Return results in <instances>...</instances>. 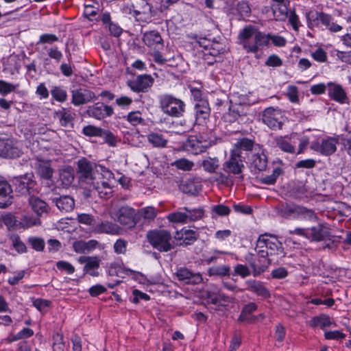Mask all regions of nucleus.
I'll use <instances>...</instances> for the list:
<instances>
[{"instance_id": "f257e3e1", "label": "nucleus", "mask_w": 351, "mask_h": 351, "mask_svg": "<svg viewBox=\"0 0 351 351\" xmlns=\"http://www.w3.org/2000/svg\"><path fill=\"white\" fill-rule=\"evenodd\" d=\"M103 173H109V171L86 158H82L77 162V174L82 183L89 185L94 180H97Z\"/></svg>"}, {"instance_id": "f03ea898", "label": "nucleus", "mask_w": 351, "mask_h": 351, "mask_svg": "<svg viewBox=\"0 0 351 351\" xmlns=\"http://www.w3.org/2000/svg\"><path fill=\"white\" fill-rule=\"evenodd\" d=\"M238 38L248 52L257 53L263 45V36L254 25H246L240 31Z\"/></svg>"}, {"instance_id": "7ed1b4c3", "label": "nucleus", "mask_w": 351, "mask_h": 351, "mask_svg": "<svg viewBox=\"0 0 351 351\" xmlns=\"http://www.w3.org/2000/svg\"><path fill=\"white\" fill-rule=\"evenodd\" d=\"M146 237L152 246L161 252H167L173 248L171 234L167 230H149Z\"/></svg>"}, {"instance_id": "20e7f679", "label": "nucleus", "mask_w": 351, "mask_h": 351, "mask_svg": "<svg viewBox=\"0 0 351 351\" xmlns=\"http://www.w3.org/2000/svg\"><path fill=\"white\" fill-rule=\"evenodd\" d=\"M159 104L161 110L171 117H181L184 112V103L171 95L166 94L160 96Z\"/></svg>"}, {"instance_id": "39448f33", "label": "nucleus", "mask_w": 351, "mask_h": 351, "mask_svg": "<svg viewBox=\"0 0 351 351\" xmlns=\"http://www.w3.org/2000/svg\"><path fill=\"white\" fill-rule=\"evenodd\" d=\"M23 154L18 143L7 135L0 134V156L4 158L13 159L20 157Z\"/></svg>"}, {"instance_id": "423d86ee", "label": "nucleus", "mask_w": 351, "mask_h": 351, "mask_svg": "<svg viewBox=\"0 0 351 351\" xmlns=\"http://www.w3.org/2000/svg\"><path fill=\"white\" fill-rule=\"evenodd\" d=\"M114 219L129 228H134L138 222L137 212L128 206L118 208L114 213Z\"/></svg>"}, {"instance_id": "0eeeda50", "label": "nucleus", "mask_w": 351, "mask_h": 351, "mask_svg": "<svg viewBox=\"0 0 351 351\" xmlns=\"http://www.w3.org/2000/svg\"><path fill=\"white\" fill-rule=\"evenodd\" d=\"M308 25L310 28L319 25V22L323 24L331 32H340L343 27L332 22V17L324 12H316L315 14H312L311 16L309 14L307 16Z\"/></svg>"}, {"instance_id": "6e6552de", "label": "nucleus", "mask_w": 351, "mask_h": 351, "mask_svg": "<svg viewBox=\"0 0 351 351\" xmlns=\"http://www.w3.org/2000/svg\"><path fill=\"white\" fill-rule=\"evenodd\" d=\"M34 175L27 173L14 178L16 191L22 195H32L36 192V182L34 180Z\"/></svg>"}, {"instance_id": "1a4fd4ad", "label": "nucleus", "mask_w": 351, "mask_h": 351, "mask_svg": "<svg viewBox=\"0 0 351 351\" xmlns=\"http://www.w3.org/2000/svg\"><path fill=\"white\" fill-rule=\"evenodd\" d=\"M339 139L337 137L328 136L319 141L313 142L311 149L324 156H330L337 151V145Z\"/></svg>"}, {"instance_id": "9d476101", "label": "nucleus", "mask_w": 351, "mask_h": 351, "mask_svg": "<svg viewBox=\"0 0 351 351\" xmlns=\"http://www.w3.org/2000/svg\"><path fill=\"white\" fill-rule=\"evenodd\" d=\"M239 151L237 149L232 150L230 158L223 164V169L228 173L239 174L242 172L244 167V161L245 160V155L238 154Z\"/></svg>"}, {"instance_id": "9b49d317", "label": "nucleus", "mask_w": 351, "mask_h": 351, "mask_svg": "<svg viewBox=\"0 0 351 351\" xmlns=\"http://www.w3.org/2000/svg\"><path fill=\"white\" fill-rule=\"evenodd\" d=\"M282 112L279 109L267 108L265 109V123L273 130L281 129L283 124Z\"/></svg>"}, {"instance_id": "f8f14e48", "label": "nucleus", "mask_w": 351, "mask_h": 351, "mask_svg": "<svg viewBox=\"0 0 351 351\" xmlns=\"http://www.w3.org/2000/svg\"><path fill=\"white\" fill-rule=\"evenodd\" d=\"M71 94V102L76 106L87 104L96 97L95 94L92 90L84 87L73 89Z\"/></svg>"}, {"instance_id": "ddd939ff", "label": "nucleus", "mask_w": 351, "mask_h": 351, "mask_svg": "<svg viewBox=\"0 0 351 351\" xmlns=\"http://www.w3.org/2000/svg\"><path fill=\"white\" fill-rule=\"evenodd\" d=\"M86 113L89 117L100 120L111 116L113 114V108L104 103L98 102L93 106H88Z\"/></svg>"}, {"instance_id": "4468645a", "label": "nucleus", "mask_w": 351, "mask_h": 351, "mask_svg": "<svg viewBox=\"0 0 351 351\" xmlns=\"http://www.w3.org/2000/svg\"><path fill=\"white\" fill-rule=\"evenodd\" d=\"M50 200L62 213H69L75 208V200L70 195H56L51 197Z\"/></svg>"}, {"instance_id": "2eb2a0df", "label": "nucleus", "mask_w": 351, "mask_h": 351, "mask_svg": "<svg viewBox=\"0 0 351 351\" xmlns=\"http://www.w3.org/2000/svg\"><path fill=\"white\" fill-rule=\"evenodd\" d=\"M176 276L180 281L186 284L197 285L202 282L203 278L199 273H193L186 267H180L176 272Z\"/></svg>"}, {"instance_id": "dca6fc26", "label": "nucleus", "mask_w": 351, "mask_h": 351, "mask_svg": "<svg viewBox=\"0 0 351 351\" xmlns=\"http://www.w3.org/2000/svg\"><path fill=\"white\" fill-rule=\"evenodd\" d=\"M154 83V79L149 75H138L136 80L129 82L130 88L135 92H145Z\"/></svg>"}, {"instance_id": "f3484780", "label": "nucleus", "mask_w": 351, "mask_h": 351, "mask_svg": "<svg viewBox=\"0 0 351 351\" xmlns=\"http://www.w3.org/2000/svg\"><path fill=\"white\" fill-rule=\"evenodd\" d=\"M287 0H271V8L276 21H285L288 16Z\"/></svg>"}, {"instance_id": "a211bd4d", "label": "nucleus", "mask_w": 351, "mask_h": 351, "mask_svg": "<svg viewBox=\"0 0 351 351\" xmlns=\"http://www.w3.org/2000/svg\"><path fill=\"white\" fill-rule=\"evenodd\" d=\"M12 189L3 178H0V208H6L12 204Z\"/></svg>"}, {"instance_id": "6ab92c4d", "label": "nucleus", "mask_w": 351, "mask_h": 351, "mask_svg": "<svg viewBox=\"0 0 351 351\" xmlns=\"http://www.w3.org/2000/svg\"><path fill=\"white\" fill-rule=\"evenodd\" d=\"M328 94L330 99L339 104H346L348 101V96L340 84L329 82L327 84Z\"/></svg>"}, {"instance_id": "aec40b11", "label": "nucleus", "mask_w": 351, "mask_h": 351, "mask_svg": "<svg viewBox=\"0 0 351 351\" xmlns=\"http://www.w3.org/2000/svg\"><path fill=\"white\" fill-rule=\"evenodd\" d=\"M80 264H84V271L88 273L92 276H97L99 273L95 271L99 267L101 259L97 256H82L78 258Z\"/></svg>"}, {"instance_id": "412c9836", "label": "nucleus", "mask_w": 351, "mask_h": 351, "mask_svg": "<svg viewBox=\"0 0 351 351\" xmlns=\"http://www.w3.org/2000/svg\"><path fill=\"white\" fill-rule=\"evenodd\" d=\"M35 167L37 173L43 179L49 180L52 178L53 169L51 168V161L45 160L38 156L35 158Z\"/></svg>"}, {"instance_id": "4be33fe9", "label": "nucleus", "mask_w": 351, "mask_h": 351, "mask_svg": "<svg viewBox=\"0 0 351 351\" xmlns=\"http://www.w3.org/2000/svg\"><path fill=\"white\" fill-rule=\"evenodd\" d=\"M329 228L322 224H317L308 229V238L314 241H321L331 239Z\"/></svg>"}, {"instance_id": "5701e85b", "label": "nucleus", "mask_w": 351, "mask_h": 351, "mask_svg": "<svg viewBox=\"0 0 351 351\" xmlns=\"http://www.w3.org/2000/svg\"><path fill=\"white\" fill-rule=\"evenodd\" d=\"M104 174H101L97 180H94L89 185L93 187V189L97 193L100 197L108 198V195L112 192V190L110 184L105 180Z\"/></svg>"}, {"instance_id": "b1692460", "label": "nucleus", "mask_w": 351, "mask_h": 351, "mask_svg": "<svg viewBox=\"0 0 351 351\" xmlns=\"http://www.w3.org/2000/svg\"><path fill=\"white\" fill-rule=\"evenodd\" d=\"M265 247L267 256H274L282 253V244L276 237L265 233Z\"/></svg>"}, {"instance_id": "393cba45", "label": "nucleus", "mask_w": 351, "mask_h": 351, "mask_svg": "<svg viewBox=\"0 0 351 351\" xmlns=\"http://www.w3.org/2000/svg\"><path fill=\"white\" fill-rule=\"evenodd\" d=\"M75 114L71 108H62L56 112V117L58 119L61 126L72 128Z\"/></svg>"}, {"instance_id": "a878e982", "label": "nucleus", "mask_w": 351, "mask_h": 351, "mask_svg": "<svg viewBox=\"0 0 351 351\" xmlns=\"http://www.w3.org/2000/svg\"><path fill=\"white\" fill-rule=\"evenodd\" d=\"M196 123L199 125L206 123L210 117V109L207 101H199L195 104Z\"/></svg>"}, {"instance_id": "bb28decb", "label": "nucleus", "mask_w": 351, "mask_h": 351, "mask_svg": "<svg viewBox=\"0 0 351 351\" xmlns=\"http://www.w3.org/2000/svg\"><path fill=\"white\" fill-rule=\"evenodd\" d=\"M95 230L98 233L118 235L121 234L122 229L119 225L112 221H104L96 226Z\"/></svg>"}, {"instance_id": "cd10ccee", "label": "nucleus", "mask_w": 351, "mask_h": 351, "mask_svg": "<svg viewBox=\"0 0 351 351\" xmlns=\"http://www.w3.org/2000/svg\"><path fill=\"white\" fill-rule=\"evenodd\" d=\"M28 202L32 210L36 213L38 216H40L42 214L48 212V204L38 197L35 196L34 194L29 197Z\"/></svg>"}, {"instance_id": "c85d7f7f", "label": "nucleus", "mask_w": 351, "mask_h": 351, "mask_svg": "<svg viewBox=\"0 0 351 351\" xmlns=\"http://www.w3.org/2000/svg\"><path fill=\"white\" fill-rule=\"evenodd\" d=\"M237 149L240 155H245V157L247 155V152L255 149L254 143L252 140L247 138H243L239 139L237 143L234 144V147L232 150Z\"/></svg>"}, {"instance_id": "c756f323", "label": "nucleus", "mask_w": 351, "mask_h": 351, "mask_svg": "<svg viewBox=\"0 0 351 351\" xmlns=\"http://www.w3.org/2000/svg\"><path fill=\"white\" fill-rule=\"evenodd\" d=\"M332 324V322L329 316L326 315H321L319 316H316L313 317L309 321V326L313 328L320 327L322 330H324L326 327H329Z\"/></svg>"}, {"instance_id": "7c9ffc66", "label": "nucleus", "mask_w": 351, "mask_h": 351, "mask_svg": "<svg viewBox=\"0 0 351 351\" xmlns=\"http://www.w3.org/2000/svg\"><path fill=\"white\" fill-rule=\"evenodd\" d=\"M147 141L154 147H165L167 145L168 141L162 134L157 132H151L147 136Z\"/></svg>"}, {"instance_id": "2f4dec72", "label": "nucleus", "mask_w": 351, "mask_h": 351, "mask_svg": "<svg viewBox=\"0 0 351 351\" xmlns=\"http://www.w3.org/2000/svg\"><path fill=\"white\" fill-rule=\"evenodd\" d=\"M295 212L300 213L302 214L306 213L309 217H312L314 215V213L311 210H308L304 207L291 206L289 205L285 206L282 209L281 214L283 217H287L290 216L292 213H294Z\"/></svg>"}, {"instance_id": "473e14b6", "label": "nucleus", "mask_w": 351, "mask_h": 351, "mask_svg": "<svg viewBox=\"0 0 351 351\" xmlns=\"http://www.w3.org/2000/svg\"><path fill=\"white\" fill-rule=\"evenodd\" d=\"M261 154H263V150L261 151V154L257 153L252 156L250 168L255 174H259L263 171Z\"/></svg>"}, {"instance_id": "72a5a7b5", "label": "nucleus", "mask_w": 351, "mask_h": 351, "mask_svg": "<svg viewBox=\"0 0 351 351\" xmlns=\"http://www.w3.org/2000/svg\"><path fill=\"white\" fill-rule=\"evenodd\" d=\"M59 179L64 187H68L74 180V172L73 169L68 167L62 169L60 173Z\"/></svg>"}, {"instance_id": "f704fd0d", "label": "nucleus", "mask_w": 351, "mask_h": 351, "mask_svg": "<svg viewBox=\"0 0 351 351\" xmlns=\"http://www.w3.org/2000/svg\"><path fill=\"white\" fill-rule=\"evenodd\" d=\"M143 40L146 45L152 47L156 44H160L162 39L158 32L151 31L144 34Z\"/></svg>"}, {"instance_id": "c9c22d12", "label": "nucleus", "mask_w": 351, "mask_h": 351, "mask_svg": "<svg viewBox=\"0 0 351 351\" xmlns=\"http://www.w3.org/2000/svg\"><path fill=\"white\" fill-rule=\"evenodd\" d=\"M158 210L153 206H147L137 211L138 221L140 220L141 217H143L148 221H152L156 218Z\"/></svg>"}, {"instance_id": "e433bc0d", "label": "nucleus", "mask_w": 351, "mask_h": 351, "mask_svg": "<svg viewBox=\"0 0 351 351\" xmlns=\"http://www.w3.org/2000/svg\"><path fill=\"white\" fill-rule=\"evenodd\" d=\"M230 273V267L228 265H218L210 267L208 274L210 276H228Z\"/></svg>"}, {"instance_id": "4c0bfd02", "label": "nucleus", "mask_w": 351, "mask_h": 351, "mask_svg": "<svg viewBox=\"0 0 351 351\" xmlns=\"http://www.w3.org/2000/svg\"><path fill=\"white\" fill-rule=\"evenodd\" d=\"M182 210L186 211L187 222L199 220L203 217L204 214V210L201 208L190 209L188 207H184Z\"/></svg>"}, {"instance_id": "58836bf2", "label": "nucleus", "mask_w": 351, "mask_h": 351, "mask_svg": "<svg viewBox=\"0 0 351 351\" xmlns=\"http://www.w3.org/2000/svg\"><path fill=\"white\" fill-rule=\"evenodd\" d=\"M240 106H232L229 108V110L227 113L223 114V119L226 122L232 123L241 117L239 108Z\"/></svg>"}, {"instance_id": "ea45409f", "label": "nucleus", "mask_w": 351, "mask_h": 351, "mask_svg": "<svg viewBox=\"0 0 351 351\" xmlns=\"http://www.w3.org/2000/svg\"><path fill=\"white\" fill-rule=\"evenodd\" d=\"M202 165L206 171L214 173L219 167V160L217 158H208L202 161Z\"/></svg>"}, {"instance_id": "a19ab883", "label": "nucleus", "mask_w": 351, "mask_h": 351, "mask_svg": "<svg viewBox=\"0 0 351 351\" xmlns=\"http://www.w3.org/2000/svg\"><path fill=\"white\" fill-rule=\"evenodd\" d=\"M167 219L169 221L172 223H187V215L185 212L182 211H177L173 212L168 215Z\"/></svg>"}, {"instance_id": "79ce46f5", "label": "nucleus", "mask_w": 351, "mask_h": 351, "mask_svg": "<svg viewBox=\"0 0 351 351\" xmlns=\"http://www.w3.org/2000/svg\"><path fill=\"white\" fill-rule=\"evenodd\" d=\"M265 38L266 40H265V44L267 45L268 43L271 41L272 44L276 47H284L287 43V40L284 37L271 34H268L265 36Z\"/></svg>"}, {"instance_id": "37998d69", "label": "nucleus", "mask_w": 351, "mask_h": 351, "mask_svg": "<svg viewBox=\"0 0 351 351\" xmlns=\"http://www.w3.org/2000/svg\"><path fill=\"white\" fill-rule=\"evenodd\" d=\"M51 93L52 97L58 101L64 102L67 99L66 91L61 87L54 86Z\"/></svg>"}, {"instance_id": "c03bdc74", "label": "nucleus", "mask_w": 351, "mask_h": 351, "mask_svg": "<svg viewBox=\"0 0 351 351\" xmlns=\"http://www.w3.org/2000/svg\"><path fill=\"white\" fill-rule=\"evenodd\" d=\"M178 169L184 170V171H189L192 169L194 164L193 162L186 159V158H180L176 160L173 164Z\"/></svg>"}, {"instance_id": "a18cd8bd", "label": "nucleus", "mask_w": 351, "mask_h": 351, "mask_svg": "<svg viewBox=\"0 0 351 351\" xmlns=\"http://www.w3.org/2000/svg\"><path fill=\"white\" fill-rule=\"evenodd\" d=\"M276 141L278 146L283 152L290 154H293L295 152V147L282 137L277 138Z\"/></svg>"}, {"instance_id": "49530a36", "label": "nucleus", "mask_w": 351, "mask_h": 351, "mask_svg": "<svg viewBox=\"0 0 351 351\" xmlns=\"http://www.w3.org/2000/svg\"><path fill=\"white\" fill-rule=\"evenodd\" d=\"M100 136L102 137L105 142L110 146L115 147L117 145V138L110 131L102 130Z\"/></svg>"}, {"instance_id": "de8ad7c7", "label": "nucleus", "mask_w": 351, "mask_h": 351, "mask_svg": "<svg viewBox=\"0 0 351 351\" xmlns=\"http://www.w3.org/2000/svg\"><path fill=\"white\" fill-rule=\"evenodd\" d=\"M28 242L31 244L33 249L36 251L41 252L45 247V241L43 239L38 237H30Z\"/></svg>"}, {"instance_id": "09e8293b", "label": "nucleus", "mask_w": 351, "mask_h": 351, "mask_svg": "<svg viewBox=\"0 0 351 351\" xmlns=\"http://www.w3.org/2000/svg\"><path fill=\"white\" fill-rule=\"evenodd\" d=\"M102 129L91 125L83 128V134L87 136H100Z\"/></svg>"}, {"instance_id": "8fccbe9b", "label": "nucleus", "mask_w": 351, "mask_h": 351, "mask_svg": "<svg viewBox=\"0 0 351 351\" xmlns=\"http://www.w3.org/2000/svg\"><path fill=\"white\" fill-rule=\"evenodd\" d=\"M211 210L221 217L227 216L230 213V208L223 204L215 205L212 207Z\"/></svg>"}, {"instance_id": "3c124183", "label": "nucleus", "mask_w": 351, "mask_h": 351, "mask_svg": "<svg viewBox=\"0 0 351 351\" xmlns=\"http://www.w3.org/2000/svg\"><path fill=\"white\" fill-rule=\"evenodd\" d=\"M18 86V84L14 85L5 81L0 80V93L2 95H7L14 91Z\"/></svg>"}, {"instance_id": "603ef678", "label": "nucleus", "mask_w": 351, "mask_h": 351, "mask_svg": "<svg viewBox=\"0 0 351 351\" xmlns=\"http://www.w3.org/2000/svg\"><path fill=\"white\" fill-rule=\"evenodd\" d=\"M11 239L13 247L19 253H23L26 251L25 245L21 241L18 235H12Z\"/></svg>"}, {"instance_id": "864d4df0", "label": "nucleus", "mask_w": 351, "mask_h": 351, "mask_svg": "<svg viewBox=\"0 0 351 351\" xmlns=\"http://www.w3.org/2000/svg\"><path fill=\"white\" fill-rule=\"evenodd\" d=\"M286 95L288 97L289 99L292 103L298 102V101H299L298 90V88L295 86H289L287 88V91Z\"/></svg>"}, {"instance_id": "5fc2aeb1", "label": "nucleus", "mask_w": 351, "mask_h": 351, "mask_svg": "<svg viewBox=\"0 0 351 351\" xmlns=\"http://www.w3.org/2000/svg\"><path fill=\"white\" fill-rule=\"evenodd\" d=\"M128 121L132 125H136L141 123L143 119L139 111L132 112L128 115Z\"/></svg>"}, {"instance_id": "6e6d98bb", "label": "nucleus", "mask_w": 351, "mask_h": 351, "mask_svg": "<svg viewBox=\"0 0 351 351\" xmlns=\"http://www.w3.org/2000/svg\"><path fill=\"white\" fill-rule=\"evenodd\" d=\"M265 64L268 66L278 67L282 65V60L277 55L272 54L268 57Z\"/></svg>"}, {"instance_id": "4d7b16f0", "label": "nucleus", "mask_w": 351, "mask_h": 351, "mask_svg": "<svg viewBox=\"0 0 351 351\" xmlns=\"http://www.w3.org/2000/svg\"><path fill=\"white\" fill-rule=\"evenodd\" d=\"M56 266L59 270L66 271L69 274H71L75 271L74 267L66 261H60L56 263Z\"/></svg>"}, {"instance_id": "13d9d810", "label": "nucleus", "mask_w": 351, "mask_h": 351, "mask_svg": "<svg viewBox=\"0 0 351 351\" xmlns=\"http://www.w3.org/2000/svg\"><path fill=\"white\" fill-rule=\"evenodd\" d=\"M58 40V38L55 34H44L40 36L39 40L38 41L37 45L45 44V43L51 44Z\"/></svg>"}, {"instance_id": "bf43d9fd", "label": "nucleus", "mask_w": 351, "mask_h": 351, "mask_svg": "<svg viewBox=\"0 0 351 351\" xmlns=\"http://www.w3.org/2000/svg\"><path fill=\"white\" fill-rule=\"evenodd\" d=\"M324 337L326 339H343L346 337V335L339 330L327 331L324 333Z\"/></svg>"}, {"instance_id": "052dcab7", "label": "nucleus", "mask_w": 351, "mask_h": 351, "mask_svg": "<svg viewBox=\"0 0 351 351\" xmlns=\"http://www.w3.org/2000/svg\"><path fill=\"white\" fill-rule=\"evenodd\" d=\"M282 173V169L280 167L275 168L271 175L265 177V184H274L277 178Z\"/></svg>"}, {"instance_id": "680f3d73", "label": "nucleus", "mask_w": 351, "mask_h": 351, "mask_svg": "<svg viewBox=\"0 0 351 351\" xmlns=\"http://www.w3.org/2000/svg\"><path fill=\"white\" fill-rule=\"evenodd\" d=\"M21 223H23V226L29 228L38 224L40 223V219L38 217L25 215L22 219Z\"/></svg>"}, {"instance_id": "e2e57ef3", "label": "nucleus", "mask_w": 351, "mask_h": 351, "mask_svg": "<svg viewBox=\"0 0 351 351\" xmlns=\"http://www.w3.org/2000/svg\"><path fill=\"white\" fill-rule=\"evenodd\" d=\"M341 141L343 149L351 156V132H349L346 136L341 138Z\"/></svg>"}, {"instance_id": "0e129e2a", "label": "nucleus", "mask_w": 351, "mask_h": 351, "mask_svg": "<svg viewBox=\"0 0 351 351\" xmlns=\"http://www.w3.org/2000/svg\"><path fill=\"white\" fill-rule=\"evenodd\" d=\"M2 221L8 227V229H10L11 228H13L16 226L17 221L14 215L9 213L3 217L1 222Z\"/></svg>"}, {"instance_id": "69168bd1", "label": "nucleus", "mask_w": 351, "mask_h": 351, "mask_svg": "<svg viewBox=\"0 0 351 351\" xmlns=\"http://www.w3.org/2000/svg\"><path fill=\"white\" fill-rule=\"evenodd\" d=\"M123 12L125 14H132L134 16H137L141 14L140 11L134 9L133 2L126 3L123 8Z\"/></svg>"}, {"instance_id": "338daca9", "label": "nucleus", "mask_w": 351, "mask_h": 351, "mask_svg": "<svg viewBox=\"0 0 351 351\" xmlns=\"http://www.w3.org/2000/svg\"><path fill=\"white\" fill-rule=\"evenodd\" d=\"M312 57L317 61L320 62H324L326 59V52L321 48L316 49L313 53Z\"/></svg>"}, {"instance_id": "774afa93", "label": "nucleus", "mask_w": 351, "mask_h": 351, "mask_svg": "<svg viewBox=\"0 0 351 351\" xmlns=\"http://www.w3.org/2000/svg\"><path fill=\"white\" fill-rule=\"evenodd\" d=\"M126 241H125L123 239H118L114 245V252L117 254H123L125 253L126 250Z\"/></svg>"}]
</instances>
